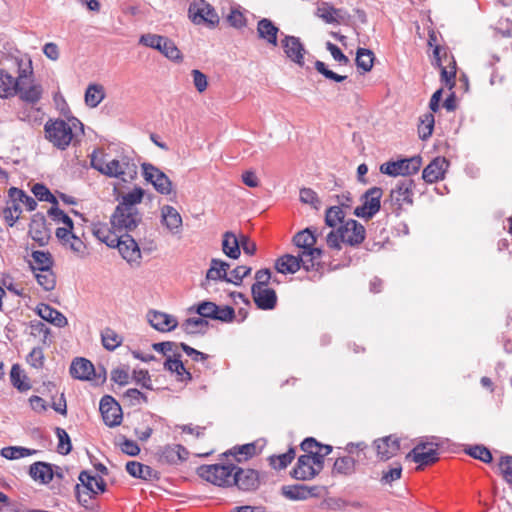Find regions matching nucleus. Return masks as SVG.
<instances>
[{"label": "nucleus", "instance_id": "obj_1", "mask_svg": "<svg viewBox=\"0 0 512 512\" xmlns=\"http://www.w3.org/2000/svg\"><path fill=\"white\" fill-rule=\"evenodd\" d=\"M91 167L101 174L118 178L123 182H131L137 176V165L127 156H121L116 159L105 160L102 153L98 155L95 151L91 155Z\"/></svg>", "mask_w": 512, "mask_h": 512}, {"label": "nucleus", "instance_id": "obj_2", "mask_svg": "<svg viewBox=\"0 0 512 512\" xmlns=\"http://www.w3.org/2000/svg\"><path fill=\"white\" fill-rule=\"evenodd\" d=\"M32 74L31 60H28L23 67H19L16 94H18L23 101L28 103H36L42 95V87L34 82Z\"/></svg>", "mask_w": 512, "mask_h": 512}, {"label": "nucleus", "instance_id": "obj_3", "mask_svg": "<svg viewBox=\"0 0 512 512\" xmlns=\"http://www.w3.org/2000/svg\"><path fill=\"white\" fill-rule=\"evenodd\" d=\"M46 138L58 149H66L73 139L70 124L64 120L49 121L45 124Z\"/></svg>", "mask_w": 512, "mask_h": 512}, {"label": "nucleus", "instance_id": "obj_4", "mask_svg": "<svg viewBox=\"0 0 512 512\" xmlns=\"http://www.w3.org/2000/svg\"><path fill=\"white\" fill-rule=\"evenodd\" d=\"M236 469L234 465H204L198 470L199 475L208 482L218 486H226L232 484L233 471Z\"/></svg>", "mask_w": 512, "mask_h": 512}, {"label": "nucleus", "instance_id": "obj_5", "mask_svg": "<svg viewBox=\"0 0 512 512\" xmlns=\"http://www.w3.org/2000/svg\"><path fill=\"white\" fill-rule=\"evenodd\" d=\"M421 165V157L414 156L411 158H405L398 161L383 163L380 166V172L389 176H406L417 173Z\"/></svg>", "mask_w": 512, "mask_h": 512}, {"label": "nucleus", "instance_id": "obj_6", "mask_svg": "<svg viewBox=\"0 0 512 512\" xmlns=\"http://www.w3.org/2000/svg\"><path fill=\"white\" fill-rule=\"evenodd\" d=\"M141 221V216L137 208H126L117 206L111 216V225L115 231H131L135 229Z\"/></svg>", "mask_w": 512, "mask_h": 512}, {"label": "nucleus", "instance_id": "obj_7", "mask_svg": "<svg viewBox=\"0 0 512 512\" xmlns=\"http://www.w3.org/2000/svg\"><path fill=\"white\" fill-rule=\"evenodd\" d=\"M322 469V455L313 457V455L306 453L298 458L297 465L292 471V476L298 480H309L315 477Z\"/></svg>", "mask_w": 512, "mask_h": 512}, {"label": "nucleus", "instance_id": "obj_8", "mask_svg": "<svg viewBox=\"0 0 512 512\" xmlns=\"http://www.w3.org/2000/svg\"><path fill=\"white\" fill-rule=\"evenodd\" d=\"M382 194L379 187L368 189L362 196L363 204L355 208L354 214L361 218H372L380 210Z\"/></svg>", "mask_w": 512, "mask_h": 512}, {"label": "nucleus", "instance_id": "obj_9", "mask_svg": "<svg viewBox=\"0 0 512 512\" xmlns=\"http://www.w3.org/2000/svg\"><path fill=\"white\" fill-rule=\"evenodd\" d=\"M143 176L157 192L168 195L172 192V182L168 176L152 164H142Z\"/></svg>", "mask_w": 512, "mask_h": 512}, {"label": "nucleus", "instance_id": "obj_10", "mask_svg": "<svg viewBox=\"0 0 512 512\" xmlns=\"http://www.w3.org/2000/svg\"><path fill=\"white\" fill-rule=\"evenodd\" d=\"M189 17L195 24L215 25L219 22L215 9L206 1L194 2L189 7Z\"/></svg>", "mask_w": 512, "mask_h": 512}, {"label": "nucleus", "instance_id": "obj_11", "mask_svg": "<svg viewBox=\"0 0 512 512\" xmlns=\"http://www.w3.org/2000/svg\"><path fill=\"white\" fill-rule=\"evenodd\" d=\"M365 227L356 220L350 219L340 225L341 241L350 246H358L365 239Z\"/></svg>", "mask_w": 512, "mask_h": 512}, {"label": "nucleus", "instance_id": "obj_12", "mask_svg": "<svg viewBox=\"0 0 512 512\" xmlns=\"http://www.w3.org/2000/svg\"><path fill=\"white\" fill-rule=\"evenodd\" d=\"M99 409L107 426L114 427L121 423V407L113 397L109 395L103 396L100 400Z\"/></svg>", "mask_w": 512, "mask_h": 512}, {"label": "nucleus", "instance_id": "obj_13", "mask_svg": "<svg viewBox=\"0 0 512 512\" xmlns=\"http://www.w3.org/2000/svg\"><path fill=\"white\" fill-rule=\"evenodd\" d=\"M437 443H419L408 454L415 463L429 465L438 460Z\"/></svg>", "mask_w": 512, "mask_h": 512}, {"label": "nucleus", "instance_id": "obj_14", "mask_svg": "<svg viewBox=\"0 0 512 512\" xmlns=\"http://www.w3.org/2000/svg\"><path fill=\"white\" fill-rule=\"evenodd\" d=\"M412 187L413 181L410 179H404L400 181L395 188L390 192L389 199L385 201L390 202L391 205H396L400 208L404 203H412Z\"/></svg>", "mask_w": 512, "mask_h": 512}, {"label": "nucleus", "instance_id": "obj_15", "mask_svg": "<svg viewBox=\"0 0 512 512\" xmlns=\"http://www.w3.org/2000/svg\"><path fill=\"white\" fill-rule=\"evenodd\" d=\"M286 56L299 66L304 65V54L306 52L300 39L295 36H285L281 41Z\"/></svg>", "mask_w": 512, "mask_h": 512}, {"label": "nucleus", "instance_id": "obj_16", "mask_svg": "<svg viewBox=\"0 0 512 512\" xmlns=\"http://www.w3.org/2000/svg\"><path fill=\"white\" fill-rule=\"evenodd\" d=\"M251 292L253 300L259 309L271 310L276 306L277 296L273 289L252 285Z\"/></svg>", "mask_w": 512, "mask_h": 512}, {"label": "nucleus", "instance_id": "obj_17", "mask_svg": "<svg viewBox=\"0 0 512 512\" xmlns=\"http://www.w3.org/2000/svg\"><path fill=\"white\" fill-rule=\"evenodd\" d=\"M374 445L378 458L384 461L394 457L400 450L399 439L393 435L375 440Z\"/></svg>", "mask_w": 512, "mask_h": 512}, {"label": "nucleus", "instance_id": "obj_18", "mask_svg": "<svg viewBox=\"0 0 512 512\" xmlns=\"http://www.w3.org/2000/svg\"><path fill=\"white\" fill-rule=\"evenodd\" d=\"M147 319L150 325L160 332L172 331L178 325V321L174 316L155 310L148 312Z\"/></svg>", "mask_w": 512, "mask_h": 512}, {"label": "nucleus", "instance_id": "obj_19", "mask_svg": "<svg viewBox=\"0 0 512 512\" xmlns=\"http://www.w3.org/2000/svg\"><path fill=\"white\" fill-rule=\"evenodd\" d=\"M449 162L444 157H436L423 170L422 178L427 183H434L444 178Z\"/></svg>", "mask_w": 512, "mask_h": 512}, {"label": "nucleus", "instance_id": "obj_20", "mask_svg": "<svg viewBox=\"0 0 512 512\" xmlns=\"http://www.w3.org/2000/svg\"><path fill=\"white\" fill-rule=\"evenodd\" d=\"M232 484L241 490H252L258 485V473L252 469L237 468L233 471Z\"/></svg>", "mask_w": 512, "mask_h": 512}, {"label": "nucleus", "instance_id": "obj_21", "mask_svg": "<svg viewBox=\"0 0 512 512\" xmlns=\"http://www.w3.org/2000/svg\"><path fill=\"white\" fill-rule=\"evenodd\" d=\"M117 249L129 264L139 265L141 252L137 242L130 235L122 236V240Z\"/></svg>", "mask_w": 512, "mask_h": 512}, {"label": "nucleus", "instance_id": "obj_22", "mask_svg": "<svg viewBox=\"0 0 512 512\" xmlns=\"http://www.w3.org/2000/svg\"><path fill=\"white\" fill-rule=\"evenodd\" d=\"M161 223L172 234H178L182 229V217L180 213L170 205L161 208Z\"/></svg>", "mask_w": 512, "mask_h": 512}, {"label": "nucleus", "instance_id": "obj_23", "mask_svg": "<svg viewBox=\"0 0 512 512\" xmlns=\"http://www.w3.org/2000/svg\"><path fill=\"white\" fill-rule=\"evenodd\" d=\"M70 374L79 380H91L92 376L97 377V370L91 361L85 358H76L71 363Z\"/></svg>", "mask_w": 512, "mask_h": 512}, {"label": "nucleus", "instance_id": "obj_24", "mask_svg": "<svg viewBox=\"0 0 512 512\" xmlns=\"http://www.w3.org/2000/svg\"><path fill=\"white\" fill-rule=\"evenodd\" d=\"M37 314L45 321L57 327H65L68 324L67 318L58 310L48 304L41 303L36 308Z\"/></svg>", "mask_w": 512, "mask_h": 512}, {"label": "nucleus", "instance_id": "obj_25", "mask_svg": "<svg viewBox=\"0 0 512 512\" xmlns=\"http://www.w3.org/2000/svg\"><path fill=\"white\" fill-rule=\"evenodd\" d=\"M126 471L134 478H140L143 480H155L158 479V472L150 466L144 465L140 462L129 461L126 464Z\"/></svg>", "mask_w": 512, "mask_h": 512}, {"label": "nucleus", "instance_id": "obj_26", "mask_svg": "<svg viewBox=\"0 0 512 512\" xmlns=\"http://www.w3.org/2000/svg\"><path fill=\"white\" fill-rule=\"evenodd\" d=\"M230 265L220 259H212L210 263V268L206 273V281L202 284L206 287V282L210 280H223L227 282L228 279V270Z\"/></svg>", "mask_w": 512, "mask_h": 512}, {"label": "nucleus", "instance_id": "obj_27", "mask_svg": "<svg viewBox=\"0 0 512 512\" xmlns=\"http://www.w3.org/2000/svg\"><path fill=\"white\" fill-rule=\"evenodd\" d=\"M278 31V27H276L273 22L267 18L261 19L257 24L258 36L273 46L277 45Z\"/></svg>", "mask_w": 512, "mask_h": 512}, {"label": "nucleus", "instance_id": "obj_28", "mask_svg": "<svg viewBox=\"0 0 512 512\" xmlns=\"http://www.w3.org/2000/svg\"><path fill=\"white\" fill-rule=\"evenodd\" d=\"M78 479L80 482L79 485L92 491L94 494L103 493L106 489V483L101 477L92 476L87 471H82Z\"/></svg>", "mask_w": 512, "mask_h": 512}, {"label": "nucleus", "instance_id": "obj_29", "mask_svg": "<svg viewBox=\"0 0 512 512\" xmlns=\"http://www.w3.org/2000/svg\"><path fill=\"white\" fill-rule=\"evenodd\" d=\"M301 449L304 452L309 453L310 455H313V457H318L319 455H322V463L323 464H324V457L332 452V446L323 445L311 437L306 438L301 443Z\"/></svg>", "mask_w": 512, "mask_h": 512}, {"label": "nucleus", "instance_id": "obj_30", "mask_svg": "<svg viewBox=\"0 0 512 512\" xmlns=\"http://www.w3.org/2000/svg\"><path fill=\"white\" fill-rule=\"evenodd\" d=\"M316 229L306 228L293 237V243L302 250L314 249L316 243Z\"/></svg>", "mask_w": 512, "mask_h": 512}, {"label": "nucleus", "instance_id": "obj_31", "mask_svg": "<svg viewBox=\"0 0 512 512\" xmlns=\"http://www.w3.org/2000/svg\"><path fill=\"white\" fill-rule=\"evenodd\" d=\"M17 78L0 68V98H8L16 94Z\"/></svg>", "mask_w": 512, "mask_h": 512}, {"label": "nucleus", "instance_id": "obj_32", "mask_svg": "<svg viewBox=\"0 0 512 512\" xmlns=\"http://www.w3.org/2000/svg\"><path fill=\"white\" fill-rule=\"evenodd\" d=\"M34 480H39L41 483H49L53 479V471L51 465L45 462H36L30 466L29 471Z\"/></svg>", "mask_w": 512, "mask_h": 512}, {"label": "nucleus", "instance_id": "obj_33", "mask_svg": "<svg viewBox=\"0 0 512 512\" xmlns=\"http://www.w3.org/2000/svg\"><path fill=\"white\" fill-rule=\"evenodd\" d=\"M275 268L282 274H294L300 269V262L297 256L286 254L277 259Z\"/></svg>", "mask_w": 512, "mask_h": 512}, {"label": "nucleus", "instance_id": "obj_34", "mask_svg": "<svg viewBox=\"0 0 512 512\" xmlns=\"http://www.w3.org/2000/svg\"><path fill=\"white\" fill-rule=\"evenodd\" d=\"M187 455L188 452L183 446L168 445L163 448L161 458L168 463L175 464L179 461L186 459Z\"/></svg>", "mask_w": 512, "mask_h": 512}, {"label": "nucleus", "instance_id": "obj_35", "mask_svg": "<svg viewBox=\"0 0 512 512\" xmlns=\"http://www.w3.org/2000/svg\"><path fill=\"white\" fill-rule=\"evenodd\" d=\"M222 250L229 258L237 259L240 256L239 241L234 233L226 232L223 235Z\"/></svg>", "mask_w": 512, "mask_h": 512}, {"label": "nucleus", "instance_id": "obj_36", "mask_svg": "<svg viewBox=\"0 0 512 512\" xmlns=\"http://www.w3.org/2000/svg\"><path fill=\"white\" fill-rule=\"evenodd\" d=\"M315 488L303 484L283 487V494L291 500H304L313 495Z\"/></svg>", "mask_w": 512, "mask_h": 512}, {"label": "nucleus", "instance_id": "obj_37", "mask_svg": "<svg viewBox=\"0 0 512 512\" xmlns=\"http://www.w3.org/2000/svg\"><path fill=\"white\" fill-rule=\"evenodd\" d=\"M105 97L104 88L98 84H91L85 92V103L91 107H97Z\"/></svg>", "mask_w": 512, "mask_h": 512}, {"label": "nucleus", "instance_id": "obj_38", "mask_svg": "<svg viewBox=\"0 0 512 512\" xmlns=\"http://www.w3.org/2000/svg\"><path fill=\"white\" fill-rule=\"evenodd\" d=\"M208 327V322L200 317H191L186 319L182 325V330L187 334L204 333Z\"/></svg>", "mask_w": 512, "mask_h": 512}, {"label": "nucleus", "instance_id": "obj_39", "mask_svg": "<svg viewBox=\"0 0 512 512\" xmlns=\"http://www.w3.org/2000/svg\"><path fill=\"white\" fill-rule=\"evenodd\" d=\"M321 255L322 250L320 248L302 250V252L297 256L300 262V267L302 266L307 271L313 269L315 261L319 260Z\"/></svg>", "mask_w": 512, "mask_h": 512}, {"label": "nucleus", "instance_id": "obj_40", "mask_svg": "<svg viewBox=\"0 0 512 512\" xmlns=\"http://www.w3.org/2000/svg\"><path fill=\"white\" fill-rule=\"evenodd\" d=\"M8 194L9 199L13 200L14 202H17L19 205H25L28 211H33L37 206V202L35 201V199L25 194V192L21 189L12 187L9 189Z\"/></svg>", "mask_w": 512, "mask_h": 512}, {"label": "nucleus", "instance_id": "obj_41", "mask_svg": "<svg viewBox=\"0 0 512 512\" xmlns=\"http://www.w3.org/2000/svg\"><path fill=\"white\" fill-rule=\"evenodd\" d=\"M374 53L365 48H359L356 53V65L358 69H361L364 73L369 72L374 64Z\"/></svg>", "mask_w": 512, "mask_h": 512}, {"label": "nucleus", "instance_id": "obj_42", "mask_svg": "<svg viewBox=\"0 0 512 512\" xmlns=\"http://www.w3.org/2000/svg\"><path fill=\"white\" fill-rule=\"evenodd\" d=\"M158 51L174 62H181L183 59L181 51L177 48L175 43L167 37L164 38L161 48L158 49Z\"/></svg>", "mask_w": 512, "mask_h": 512}, {"label": "nucleus", "instance_id": "obj_43", "mask_svg": "<svg viewBox=\"0 0 512 512\" xmlns=\"http://www.w3.org/2000/svg\"><path fill=\"white\" fill-rule=\"evenodd\" d=\"M36 451L32 449H28L20 446H9L4 447L0 451V455L8 460H16L20 458H24L27 456H31L35 454Z\"/></svg>", "mask_w": 512, "mask_h": 512}, {"label": "nucleus", "instance_id": "obj_44", "mask_svg": "<svg viewBox=\"0 0 512 512\" xmlns=\"http://www.w3.org/2000/svg\"><path fill=\"white\" fill-rule=\"evenodd\" d=\"M316 15L328 24L338 22V10L327 2L318 4Z\"/></svg>", "mask_w": 512, "mask_h": 512}, {"label": "nucleus", "instance_id": "obj_45", "mask_svg": "<svg viewBox=\"0 0 512 512\" xmlns=\"http://www.w3.org/2000/svg\"><path fill=\"white\" fill-rule=\"evenodd\" d=\"M144 196V190L140 187H135L132 191L124 194L118 206L126 208H136V205L141 203Z\"/></svg>", "mask_w": 512, "mask_h": 512}, {"label": "nucleus", "instance_id": "obj_46", "mask_svg": "<svg viewBox=\"0 0 512 512\" xmlns=\"http://www.w3.org/2000/svg\"><path fill=\"white\" fill-rule=\"evenodd\" d=\"M34 274L38 284L42 286L44 290L51 291L54 289L56 280L51 268L35 271Z\"/></svg>", "mask_w": 512, "mask_h": 512}, {"label": "nucleus", "instance_id": "obj_47", "mask_svg": "<svg viewBox=\"0 0 512 512\" xmlns=\"http://www.w3.org/2000/svg\"><path fill=\"white\" fill-rule=\"evenodd\" d=\"M103 346L110 351L115 350L122 343V337L111 328H106L101 333Z\"/></svg>", "mask_w": 512, "mask_h": 512}, {"label": "nucleus", "instance_id": "obj_48", "mask_svg": "<svg viewBox=\"0 0 512 512\" xmlns=\"http://www.w3.org/2000/svg\"><path fill=\"white\" fill-rule=\"evenodd\" d=\"M179 356L168 357L164 363L165 369L176 373L181 380L184 379V375L187 377V379H191V374L185 369L183 362L179 359Z\"/></svg>", "mask_w": 512, "mask_h": 512}, {"label": "nucleus", "instance_id": "obj_49", "mask_svg": "<svg viewBox=\"0 0 512 512\" xmlns=\"http://www.w3.org/2000/svg\"><path fill=\"white\" fill-rule=\"evenodd\" d=\"M434 128V116L432 113H425L420 117V123L418 125V134L422 140H426L432 134Z\"/></svg>", "mask_w": 512, "mask_h": 512}, {"label": "nucleus", "instance_id": "obj_50", "mask_svg": "<svg viewBox=\"0 0 512 512\" xmlns=\"http://www.w3.org/2000/svg\"><path fill=\"white\" fill-rule=\"evenodd\" d=\"M345 217V214L341 207L339 206H332L329 209H327L325 214V223L327 226L334 228L338 224H343L345 221L343 220Z\"/></svg>", "mask_w": 512, "mask_h": 512}, {"label": "nucleus", "instance_id": "obj_51", "mask_svg": "<svg viewBox=\"0 0 512 512\" xmlns=\"http://www.w3.org/2000/svg\"><path fill=\"white\" fill-rule=\"evenodd\" d=\"M10 378L13 386H15L19 391H27L30 389L29 383L24 381V379H26V375L23 373L19 365L15 364L12 366Z\"/></svg>", "mask_w": 512, "mask_h": 512}, {"label": "nucleus", "instance_id": "obj_52", "mask_svg": "<svg viewBox=\"0 0 512 512\" xmlns=\"http://www.w3.org/2000/svg\"><path fill=\"white\" fill-rule=\"evenodd\" d=\"M21 212L22 210L20 205L10 199L7 202V206L3 209L2 215L8 224L13 226L14 223L19 219Z\"/></svg>", "mask_w": 512, "mask_h": 512}, {"label": "nucleus", "instance_id": "obj_53", "mask_svg": "<svg viewBox=\"0 0 512 512\" xmlns=\"http://www.w3.org/2000/svg\"><path fill=\"white\" fill-rule=\"evenodd\" d=\"M34 265L32 266L33 271H39L41 269H50L52 266L51 255L44 251H34L32 253Z\"/></svg>", "mask_w": 512, "mask_h": 512}, {"label": "nucleus", "instance_id": "obj_54", "mask_svg": "<svg viewBox=\"0 0 512 512\" xmlns=\"http://www.w3.org/2000/svg\"><path fill=\"white\" fill-rule=\"evenodd\" d=\"M355 465L356 461L352 457H338L334 463L333 469L339 474L349 475L354 471Z\"/></svg>", "mask_w": 512, "mask_h": 512}, {"label": "nucleus", "instance_id": "obj_55", "mask_svg": "<svg viewBox=\"0 0 512 512\" xmlns=\"http://www.w3.org/2000/svg\"><path fill=\"white\" fill-rule=\"evenodd\" d=\"M56 435L58 437L57 451L62 455H67L72 449L70 437L65 429L57 427Z\"/></svg>", "mask_w": 512, "mask_h": 512}, {"label": "nucleus", "instance_id": "obj_56", "mask_svg": "<svg viewBox=\"0 0 512 512\" xmlns=\"http://www.w3.org/2000/svg\"><path fill=\"white\" fill-rule=\"evenodd\" d=\"M32 192L38 200L58 205L57 198L49 191L45 185L39 183L35 184L32 188Z\"/></svg>", "mask_w": 512, "mask_h": 512}, {"label": "nucleus", "instance_id": "obj_57", "mask_svg": "<svg viewBox=\"0 0 512 512\" xmlns=\"http://www.w3.org/2000/svg\"><path fill=\"white\" fill-rule=\"evenodd\" d=\"M468 455L482 462L489 463L492 461L491 452L482 445L471 446L465 450Z\"/></svg>", "mask_w": 512, "mask_h": 512}, {"label": "nucleus", "instance_id": "obj_58", "mask_svg": "<svg viewBox=\"0 0 512 512\" xmlns=\"http://www.w3.org/2000/svg\"><path fill=\"white\" fill-rule=\"evenodd\" d=\"M294 456V449H290L286 453L277 456H272L270 458V463L275 469H284L291 463V461L294 459Z\"/></svg>", "mask_w": 512, "mask_h": 512}, {"label": "nucleus", "instance_id": "obj_59", "mask_svg": "<svg viewBox=\"0 0 512 512\" xmlns=\"http://www.w3.org/2000/svg\"><path fill=\"white\" fill-rule=\"evenodd\" d=\"M164 38L165 37L161 35L147 33L140 37L139 44L158 50L161 48V44L164 41Z\"/></svg>", "mask_w": 512, "mask_h": 512}, {"label": "nucleus", "instance_id": "obj_60", "mask_svg": "<svg viewBox=\"0 0 512 512\" xmlns=\"http://www.w3.org/2000/svg\"><path fill=\"white\" fill-rule=\"evenodd\" d=\"M300 200L305 204L311 205L315 209H319L321 205L316 192L310 188H302L300 190Z\"/></svg>", "mask_w": 512, "mask_h": 512}, {"label": "nucleus", "instance_id": "obj_61", "mask_svg": "<svg viewBox=\"0 0 512 512\" xmlns=\"http://www.w3.org/2000/svg\"><path fill=\"white\" fill-rule=\"evenodd\" d=\"M251 272V268L247 266H238L233 269L227 279L228 283H233L235 285H240L243 278L249 275Z\"/></svg>", "mask_w": 512, "mask_h": 512}, {"label": "nucleus", "instance_id": "obj_62", "mask_svg": "<svg viewBox=\"0 0 512 512\" xmlns=\"http://www.w3.org/2000/svg\"><path fill=\"white\" fill-rule=\"evenodd\" d=\"M196 312L202 318L214 319L215 313L217 312V305L210 301H204L197 306Z\"/></svg>", "mask_w": 512, "mask_h": 512}, {"label": "nucleus", "instance_id": "obj_63", "mask_svg": "<svg viewBox=\"0 0 512 512\" xmlns=\"http://www.w3.org/2000/svg\"><path fill=\"white\" fill-rule=\"evenodd\" d=\"M191 76L193 78V84L196 90L199 93H203L208 86L207 76L198 69H193L191 71Z\"/></svg>", "mask_w": 512, "mask_h": 512}, {"label": "nucleus", "instance_id": "obj_64", "mask_svg": "<svg viewBox=\"0 0 512 512\" xmlns=\"http://www.w3.org/2000/svg\"><path fill=\"white\" fill-rule=\"evenodd\" d=\"M499 468L504 479L512 484V456H505L501 458Z\"/></svg>", "mask_w": 512, "mask_h": 512}]
</instances>
